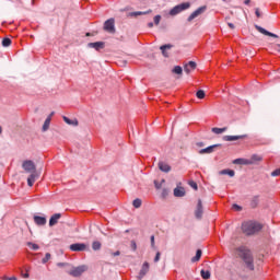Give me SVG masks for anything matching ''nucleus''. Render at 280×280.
<instances>
[{
	"label": "nucleus",
	"mask_w": 280,
	"mask_h": 280,
	"mask_svg": "<svg viewBox=\"0 0 280 280\" xmlns=\"http://www.w3.org/2000/svg\"><path fill=\"white\" fill-rule=\"evenodd\" d=\"M235 253L237 257H241V259H243L247 270H255L253 253H250L249 249H246L245 247H238L235 249Z\"/></svg>",
	"instance_id": "obj_1"
},
{
	"label": "nucleus",
	"mask_w": 280,
	"mask_h": 280,
	"mask_svg": "<svg viewBox=\"0 0 280 280\" xmlns=\"http://www.w3.org/2000/svg\"><path fill=\"white\" fill-rule=\"evenodd\" d=\"M261 229H264L261 223L255 221H247L242 224V231L245 235H255V233H259Z\"/></svg>",
	"instance_id": "obj_2"
},
{
	"label": "nucleus",
	"mask_w": 280,
	"mask_h": 280,
	"mask_svg": "<svg viewBox=\"0 0 280 280\" xmlns=\"http://www.w3.org/2000/svg\"><path fill=\"white\" fill-rule=\"evenodd\" d=\"M189 8H191V3L189 2L177 4L173 9H171L170 15L176 16V14H180V12H184V10H189Z\"/></svg>",
	"instance_id": "obj_3"
},
{
	"label": "nucleus",
	"mask_w": 280,
	"mask_h": 280,
	"mask_svg": "<svg viewBox=\"0 0 280 280\" xmlns=\"http://www.w3.org/2000/svg\"><path fill=\"white\" fill-rule=\"evenodd\" d=\"M22 167L27 174H36V164L32 160L24 161Z\"/></svg>",
	"instance_id": "obj_4"
},
{
	"label": "nucleus",
	"mask_w": 280,
	"mask_h": 280,
	"mask_svg": "<svg viewBox=\"0 0 280 280\" xmlns=\"http://www.w3.org/2000/svg\"><path fill=\"white\" fill-rule=\"evenodd\" d=\"M86 270H88L86 266L82 265V266L72 268L68 272V275H70L71 277H82L83 272H86Z\"/></svg>",
	"instance_id": "obj_5"
},
{
	"label": "nucleus",
	"mask_w": 280,
	"mask_h": 280,
	"mask_svg": "<svg viewBox=\"0 0 280 280\" xmlns=\"http://www.w3.org/2000/svg\"><path fill=\"white\" fill-rule=\"evenodd\" d=\"M103 30L107 32L108 34H115V19H109L105 21Z\"/></svg>",
	"instance_id": "obj_6"
},
{
	"label": "nucleus",
	"mask_w": 280,
	"mask_h": 280,
	"mask_svg": "<svg viewBox=\"0 0 280 280\" xmlns=\"http://www.w3.org/2000/svg\"><path fill=\"white\" fill-rule=\"evenodd\" d=\"M207 11V5L200 7L198 8L196 11H194L187 19L188 23H191V21H194V19H198V16H200V14H203V12Z\"/></svg>",
	"instance_id": "obj_7"
},
{
	"label": "nucleus",
	"mask_w": 280,
	"mask_h": 280,
	"mask_svg": "<svg viewBox=\"0 0 280 280\" xmlns=\"http://www.w3.org/2000/svg\"><path fill=\"white\" fill-rule=\"evenodd\" d=\"M86 248V244L84 243H74L70 245V250L73 253H82Z\"/></svg>",
	"instance_id": "obj_8"
},
{
	"label": "nucleus",
	"mask_w": 280,
	"mask_h": 280,
	"mask_svg": "<svg viewBox=\"0 0 280 280\" xmlns=\"http://www.w3.org/2000/svg\"><path fill=\"white\" fill-rule=\"evenodd\" d=\"M173 47H174V45H172V44L162 45L160 47V50L162 51V56H164V58H170V51H172Z\"/></svg>",
	"instance_id": "obj_9"
},
{
	"label": "nucleus",
	"mask_w": 280,
	"mask_h": 280,
	"mask_svg": "<svg viewBox=\"0 0 280 280\" xmlns=\"http://www.w3.org/2000/svg\"><path fill=\"white\" fill-rule=\"evenodd\" d=\"M148 272H150V264L148 261H145V262H143L142 268L139 272L138 280L143 279V277H145V275H148Z\"/></svg>",
	"instance_id": "obj_10"
},
{
	"label": "nucleus",
	"mask_w": 280,
	"mask_h": 280,
	"mask_svg": "<svg viewBox=\"0 0 280 280\" xmlns=\"http://www.w3.org/2000/svg\"><path fill=\"white\" fill-rule=\"evenodd\" d=\"M255 28L257 30V32H259L260 34H264L265 36H270L271 38H279V35L275 33H270L269 31H267L266 28L259 25H256Z\"/></svg>",
	"instance_id": "obj_11"
},
{
	"label": "nucleus",
	"mask_w": 280,
	"mask_h": 280,
	"mask_svg": "<svg viewBox=\"0 0 280 280\" xmlns=\"http://www.w3.org/2000/svg\"><path fill=\"white\" fill-rule=\"evenodd\" d=\"M196 67H197L196 61H189L184 66V71L185 73L189 74L191 73V71H196Z\"/></svg>",
	"instance_id": "obj_12"
},
{
	"label": "nucleus",
	"mask_w": 280,
	"mask_h": 280,
	"mask_svg": "<svg viewBox=\"0 0 280 280\" xmlns=\"http://www.w3.org/2000/svg\"><path fill=\"white\" fill-rule=\"evenodd\" d=\"M202 213H203V211H202V200L199 199L198 203H197V209L195 211V215H196L197 220L202 219Z\"/></svg>",
	"instance_id": "obj_13"
},
{
	"label": "nucleus",
	"mask_w": 280,
	"mask_h": 280,
	"mask_svg": "<svg viewBox=\"0 0 280 280\" xmlns=\"http://www.w3.org/2000/svg\"><path fill=\"white\" fill-rule=\"evenodd\" d=\"M33 220L37 226H45L47 224V218L45 217L34 215Z\"/></svg>",
	"instance_id": "obj_14"
},
{
	"label": "nucleus",
	"mask_w": 280,
	"mask_h": 280,
	"mask_svg": "<svg viewBox=\"0 0 280 280\" xmlns=\"http://www.w3.org/2000/svg\"><path fill=\"white\" fill-rule=\"evenodd\" d=\"M248 135L241 136H224L223 141H238V139H246Z\"/></svg>",
	"instance_id": "obj_15"
},
{
	"label": "nucleus",
	"mask_w": 280,
	"mask_h": 280,
	"mask_svg": "<svg viewBox=\"0 0 280 280\" xmlns=\"http://www.w3.org/2000/svg\"><path fill=\"white\" fill-rule=\"evenodd\" d=\"M220 145L221 144H213V145L207 147L206 149H201L199 151V154H212L215 148H220Z\"/></svg>",
	"instance_id": "obj_16"
},
{
	"label": "nucleus",
	"mask_w": 280,
	"mask_h": 280,
	"mask_svg": "<svg viewBox=\"0 0 280 280\" xmlns=\"http://www.w3.org/2000/svg\"><path fill=\"white\" fill-rule=\"evenodd\" d=\"M88 47H91L92 49L100 51V49H104L105 44L104 42L90 43L88 44Z\"/></svg>",
	"instance_id": "obj_17"
},
{
	"label": "nucleus",
	"mask_w": 280,
	"mask_h": 280,
	"mask_svg": "<svg viewBox=\"0 0 280 280\" xmlns=\"http://www.w3.org/2000/svg\"><path fill=\"white\" fill-rule=\"evenodd\" d=\"M158 167L161 172H165L166 174L172 172V166L164 162H159Z\"/></svg>",
	"instance_id": "obj_18"
},
{
	"label": "nucleus",
	"mask_w": 280,
	"mask_h": 280,
	"mask_svg": "<svg viewBox=\"0 0 280 280\" xmlns=\"http://www.w3.org/2000/svg\"><path fill=\"white\" fill-rule=\"evenodd\" d=\"M60 218H62V214H60V213H55L52 217H50L49 226H56V224H58V220H60Z\"/></svg>",
	"instance_id": "obj_19"
},
{
	"label": "nucleus",
	"mask_w": 280,
	"mask_h": 280,
	"mask_svg": "<svg viewBox=\"0 0 280 280\" xmlns=\"http://www.w3.org/2000/svg\"><path fill=\"white\" fill-rule=\"evenodd\" d=\"M233 163L234 165H253V161L246 159H236Z\"/></svg>",
	"instance_id": "obj_20"
},
{
	"label": "nucleus",
	"mask_w": 280,
	"mask_h": 280,
	"mask_svg": "<svg viewBox=\"0 0 280 280\" xmlns=\"http://www.w3.org/2000/svg\"><path fill=\"white\" fill-rule=\"evenodd\" d=\"M174 196H175V198H183V196H185V188L176 187L174 189Z\"/></svg>",
	"instance_id": "obj_21"
},
{
	"label": "nucleus",
	"mask_w": 280,
	"mask_h": 280,
	"mask_svg": "<svg viewBox=\"0 0 280 280\" xmlns=\"http://www.w3.org/2000/svg\"><path fill=\"white\" fill-rule=\"evenodd\" d=\"M249 205L252 209H257V207H259V195L254 196Z\"/></svg>",
	"instance_id": "obj_22"
},
{
	"label": "nucleus",
	"mask_w": 280,
	"mask_h": 280,
	"mask_svg": "<svg viewBox=\"0 0 280 280\" xmlns=\"http://www.w3.org/2000/svg\"><path fill=\"white\" fill-rule=\"evenodd\" d=\"M62 119L66 124H68V126H78L79 124L77 118L70 119L69 117L63 116Z\"/></svg>",
	"instance_id": "obj_23"
},
{
	"label": "nucleus",
	"mask_w": 280,
	"mask_h": 280,
	"mask_svg": "<svg viewBox=\"0 0 280 280\" xmlns=\"http://www.w3.org/2000/svg\"><path fill=\"white\" fill-rule=\"evenodd\" d=\"M145 14H152V9H149L148 11L131 12L130 16H141V15H145Z\"/></svg>",
	"instance_id": "obj_24"
},
{
	"label": "nucleus",
	"mask_w": 280,
	"mask_h": 280,
	"mask_svg": "<svg viewBox=\"0 0 280 280\" xmlns=\"http://www.w3.org/2000/svg\"><path fill=\"white\" fill-rule=\"evenodd\" d=\"M220 174L222 176L228 175L231 178H233V176H235V171H233V170H222V171H220Z\"/></svg>",
	"instance_id": "obj_25"
},
{
	"label": "nucleus",
	"mask_w": 280,
	"mask_h": 280,
	"mask_svg": "<svg viewBox=\"0 0 280 280\" xmlns=\"http://www.w3.org/2000/svg\"><path fill=\"white\" fill-rule=\"evenodd\" d=\"M34 183H36V174H31L27 178L28 187H34Z\"/></svg>",
	"instance_id": "obj_26"
},
{
	"label": "nucleus",
	"mask_w": 280,
	"mask_h": 280,
	"mask_svg": "<svg viewBox=\"0 0 280 280\" xmlns=\"http://www.w3.org/2000/svg\"><path fill=\"white\" fill-rule=\"evenodd\" d=\"M201 278L205 280L211 279V271L202 269L200 271Z\"/></svg>",
	"instance_id": "obj_27"
},
{
	"label": "nucleus",
	"mask_w": 280,
	"mask_h": 280,
	"mask_svg": "<svg viewBox=\"0 0 280 280\" xmlns=\"http://www.w3.org/2000/svg\"><path fill=\"white\" fill-rule=\"evenodd\" d=\"M51 124V116H48L43 125L44 132L49 130V125Z\"/></svg>",
	"instance_id": "obj_28"
},
{
	"label": "nucleus",
	"mask_w": 280,
	"mask_h": 280,
	"mask_svg": "<svg viewBox=\"0 0 280 280\" xmlns=\"http://www.w3.org/2000/svg\"><path fill=\"white\" fill-rule=\"evenodd\" d=\"M200 257H202V250H201V249H198V250L196 252V256L191 258V261H192V262L200 261Z\"/></svg>",
	"instance_id": "obj_29"
},
{
	"label": "nucleus",
	"mask_w": 280,
	"mask_h": 280,
	"mask_svg": "<svg viewBox=\"0 0 280 280\" xmlns=\"http://www.w3.org/2000/svg\"><path fill=\"white\" fill-rule=\"evenodd\" d=\"M212 132H214V135H222V132H226V127H223V128L214 127L212 128Z\"/></svg>",
	"instance_id": "obj_30"
},
{
	"label": "nucleus",
	"mask_w": 280,
	"mask_h": 280,
	"mask_svg": "<svg viewBox=\"0 0 280 280\" xmlns=\"http://www.w3.org/2000/svg\"><path fill=\"white\" fill-rule=\"evenodd\" d=\"M10 45H12V39H10L9 37H4L2 39V47H10Z\"/></svg>",
	"instance_id": "obj_31"
},
{
	"label": "nucleus",
	"mask_w": 280,
	"mask_h": 280,
	"mask_svg": "<svg viewBox=\"0 0 280 280\" xmlns=\"http://www.w3.org/2000/svg\"><path fill=\"white\" fill-rule=\"evenodd\" d=\"M172 71L176 73V75H183V68L180 66H175Z\"/></svg>",
	"instance_id": "obj_32"
},
{
	"label": "nucleus",
	"mask_w": 280,
	"mask_h": 280,
	"mask_svg": "<svg viewBox=\"0 0 280 280\" xmlns=\"http://www.w3.org/2000/svg\"><path fill=\"white\" fill-rule=\"evenodd\" d=\"M26 245H27L30 248H32L33 250H38V248H40V247L38 246V244L32 243V242H27Z\"/></svg>",
	"instance_id": "obj_33"
},
{
	"label": "nucleus",
	"mask_w": 280,
	"mask_h": 280,
	"mask_svg": "<svg viewBox=\"0 0 280 280\" xmlns=\"http://www.w3.org/2000/svg\"><path fill=\"white\" fill-rule=\"evenodd\" d=\"M132 205H133L135 209H139L142 205V201H141V199L137 198L133 200Z\"/></svg>",
	"instance_id": "obj_34"
},
{
	"label": "nucleus",
	"mask_w": 280,
	"mask_h": 280,
	"mask_svg": "<svg viewBox=\"0 0 280 280\" xmlns=\"http://www.w3.org/2000/svg\"><path fill=\"white\" fill-rule=\"evenodd\" d=\"M92 248H93V250H100V248H102V243H100L97 241L93 242Z\"/></svg>",
	"instance_id": "obj_35"
},
{
	"label": "nucleus",
	"mask_w": 280,
	"mask_h": 280,
	"mask_svg": "<svg viewBox=\"0 0 280 280\" xmlns=\"http://www.w3.org/2000/svg\"><path fill=\"white\" fill-rule=\"evenodd\" d=\"M196 97H198V100H205V91L203 90L197 91Z\"/></svg>",
	"instance_id": "obj_36"
},
{
	"label": "nucleus",
	"mask_w": 280,
	"mask_h": 280,
	"mask_svg": "<svg viewBox=\"0 0 280 280\" xmlns=\"http://www.w3.org/2000/svg\"><path fill=\"white\" fill-rule=\"evenodd\" d=\"M51 259V254L46 253L45 257L42 259V264H47Z\"/></svg>",
	"instance_id": "obj_37"
},
{
	"label": "nucleus",
	"mask_w": 280,
	"mask_h": 280,
	"mask_svg": "<svg viewBox=\"0 0 280 280\" xmlns=\"http://www.w3.org/2000/svg\"><path fill=\"white\" fill-rule=\"evenodd\" d=\"M188 185H189L192 189H195V191H198V184H197L196 182L190 180V182L188 183Z\"/></svg>",
	"instance_id": "obj_38"
},
{
	"label": "nucleus",
	"mask_w": 280,
	"mask_h": 280,
	"mask_svg": "<svg viewBox=\"0 0 280 280\" xmlns=\"http://www.w3.org/2000/svg\"><path fill=\"white\" fill-rule=\"evenodd\" d=\"M161 260V252H158L154 257V264L159 262Z\"/></svg>",
	"instance_id": "obj_39"
},
{
	"label": "nucleus",
	"mask_w": 280,
	"mask_h": 280,
	"mask_svg": "<svg viewBox=\"0 0 280 280\" xmlns=\"http://www.w3.org/2000/svg\"><path fill=\"white\" fill-rule=\"evenodd\" d=\"M271 176L273 177L280 176V168H277L273 172H271Z\"/></svg>",
	"instance_id": "obj_40"
},
{
	"label": "nucleus",
	"mask_w": 280,
	"mask_h": 280,
	"mask_svg": "<svg viewBox=\"0 0 280 280\" xmlns=\"http://www.w3.org/2000/svg\"><path fill=\"white\" fill-rule=\"evenodd\" d=\"M154 23H155V25H159V23H161V15L154 16Z\"/></svg>",
	"instance_id": "obj_41"
},
{
	"label": "nucleus",
	"mask_w": 280,
	"mask_h": 280,
	"mask_svg": "<svg viewBox=\"0 0 280 280\" xmlns=\"http://www.w3.org/2000/svg\"><path fill=\"white\" fill-rule=\"evenodd\" d=\"M131 248L132 250H137V242L131 241Z\"/></svg>",
	"instance_id": "obj_42"
},
{
	"label": "nucleus",
	"mask_w": 280,
	"mask_h": 280,
	"mask_svg": "<svg viewBox=\"0 0 280 280\" xmlns=\"http://www.w3.org/2000/svg\"><path fill=\"white\" fill-rule=\"evenodd\" d=\"M233 209H235L236 211H242V207L237 206V203L233 205Z\"/></svg>",
	"instance_id": "obj_43"
},
{
	"label": "nucleus",
	"mask_w": 280,
	"mask_h": 280,
	"mask_svg": "<svg viewBox=\"0 0 280 280\" xmlns=\"http://www.w3.org/2000/svg\"><path fill=\"white\" fill-rule=\"evenodd\" d=\"M255 14H256L257 19H259L261 16V13L259 12V9H256Z\"/></svg>",
	"instance_id": "obj_44"
},
{
	"label": "nucleus",
	"mask_w": 280,
	"mask_h": 280,
	"mask_svg": "<svg viewBox=\"0 0 280 280\" xmlns=\"http://www.w3.org/2000/svg\"><path fill=\"white\" fill-rule=\"evenodd\" d=\"M112 255H113V257H119V255H121V253L119 250H117V252L113 253Z\"/></svg>",
	"instance_id": "obj_45"
},
{
	"label": "nucleus",
	"mask_w": 280,
	"mask_h": 280,
	"mask_svg": "<svg viewBox=\"0 0 280 280\" xmlns=\"http://www.w3.org/2000/svg\"><path fill=\"white\" fill-rule=\"evenodd\" d=\"M151 247L154 248V235L151 236Z\"/></svg>",
	"instance_id": "obj_46"
},
{
	"label": "nucleus",
	"mask_w": 280,
	"mask_h": 280,
	"mask_svg": "<svg viewBox=\"0 0 280 280\" xmlns=\"http://www.w3.org/2000/svg\"><path fill=\"white\" fill-rule=\"evenodd\" d=\"M228 25H229L230 30H234L235 28V24H233V23H228Z\"/></svg>",
	"instance_id": "obj_47"
},
{
	"label": "nucleus",
	"mask_w": 280,
	"mask_h": 280,
	"mask_svg": "<svg viewBox=\"0 0 280 280\" xmlns=\"http://www.w3.org/2000/svg\"><path fill=\"white\" fill-rule=\"evenodd\" d=\"M154 185L156 189H161V184H159V182H154Z\"/></svg>",
	"instance_id": "obj_48"
},
{
	"label": "nucleus",
	"mask_w": 280,
	"mask_h": 280,
	"mask_svg": "<svg viewBox=\"0 0 280 280\" xmlns=\"http://www.w3.org/2000/svg\"><path fill=\"white\" fill-rule=\"evenodd\" d=\"M276 51H278V54H280V44L276 45Z\"/></svg>",
	"instance_id": "obj_49"
},
{
	"label": "nucleus",
	"mask_w": 280,
	"mask_h": 280,
	"mask_svg": "<svg viewBox=\"0 0 280 280\" xmlns=\"http://www.w3.org/2000/svg\"><path fill=\"white\" fill-rule=\"evenodd\" d=\"M197 145L198 148H202L205 145V142H198Z\"/></svg>",
	"instance_id": "obj_50"
},
{
	"label": "nucleus",
	"mask_w": 280,
	"mask_h": 280,
	"mask_svg": "<svg viewBox=\"0 0 280 280\" xmlns=\"http://www.w3.org/2000/svg\"><path fill=\"white\" fill-rule=\"evenodd\" d=\"M162 196H164V197L167 196V189H163Z\"/></svg>",
	"instance_id": "obj_51"
},
{
	"label": "nucleus",
	"mask_w": 280,
	"mask_h": 280,
	"mask_svg": "<svg viewBox=\"0 0 280 280\" xmlns=\"http://www.w3.org/2000/svg\"><path fill=\"white\" fill-rule=\"evenodd\" d=\"M4 280H16V277H11V278H5L4 277Z\"/></svg>",
	"instance_id": "obj_52"
},
{
	"label": "nucleus",
	"mask_w": 280,
	"mask_h": 280,
	"mask_svg": "<svg viewBox=\"0 0 280 280\" xmlns=\"http://www.w3.org/2000/svg\"><path fill=\"white\" fill-rule=\"evenodd\" d=\"M244 3L245 5H250V0H245Z\"/></svg>",
	"instance_id": "obj_53"
},
{
	"label": "nucleus",
	"mask_w": 280,
	"mask_h": 280,
	"mask_svg": "<svg viewBox=\"0 0 280 280\" xmlns=\"http://www.w3.org/2000/svg\"><path fill=\"white\" fill-rule=\"evenodd\" d=\"M23 277L24 279H30V273H25Z\"/></svg>",
	"instance_id": "obj_54"
},
{
	"label": "nucleus",
	"mask_w": 280,
	"mask_h": 280,
	"mask_svg": "<svg viewBox=\"0 0 280 280\" xmlns=\"http://www.w3.org/2000/svg\"><path fill=\"white\" fill-rule=\"evenodd\" d=\"M148 27H154V23H152V22L149 23V24H148Z\"/></svg>",
	"instance_id": "obj_55"
},
{
	"label": "nucleus",
	"mask_w": 280,
	"mask_h": 280,
	"mask_svg": "<svg viewBox=\"0 0 280 280\" xmlns=\"http://www.w3.org/2000/svg\"><path fill=\"white\" fill-rule=\"evenodd\" d=\"M252 160L257 161V155H253Z\"/></svg>",
	"instance_id": "obj_56"
},
{
	"label": "nucleus",
	"mask_w": 280,
	"mask_h": 280,
	"mask_svg": "<svg viewBox=\"0 0 280 280\" xmlns=\"http://www.w3.org/2000/svg\"><path fill=\"white\" fill-rule=\"evenodd\" d=\"M52 115H55V113H54V112L49 115L50 119H51V116H52Z\"/></svg>",
	"instance_id": "obj_57"
},
{
	"label": "nucleus",
	"mask_w": 280,
	"mask_h": 280,
	"mask_svg": "<svg viewBox=\"0 0 280 280\" xmlns=\"http://www.w3.org/2000/svg\"><path fill=\"white\" fill-rule=\"evenodd\" d=\"M1 132H3V129H2L1 126H0V135H1Z\"/></svg>",
	"instance_id": "obj_58"
},
{
	"label": "nucleus",
	"mask_w": 280,
	"mask_h": 280,
	"mask_svg": "<svg viewBox=\"0 0 280 280\" xmlns=\"http://www.w3.org/2000/svg\"><path fill=\"white\" fill-rule=\"evenodd\" d=\"M58 266H65V264H58Z\"/></svg>",
	"instance_id": "obj_59"
}]
</instances>
